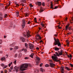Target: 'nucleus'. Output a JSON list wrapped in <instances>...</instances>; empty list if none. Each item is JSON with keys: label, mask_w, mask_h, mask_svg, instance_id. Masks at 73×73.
Returning <instances> with one entry per match:
<instances>
[{"label": "nucleus", "mask_w": 73, "mask_h": 73, "mask_svg": "<svg viewBox=\"0 0 73 73\" xmlns=\"http://www.w3.org/2000/svg\"><path fill=\"white\" fill-rule=\"evenodd\" d=\"M65 68L67 70H68V71L70 70V68H68V67L66 66L65 67Z\"/></svg>", "instance_id": "6ab92c4d"}, {"label": "nucleus", "mask_w": 73, "mask_h": 73, "mask_svg": "<svg viewBox=\"0 0 73 73\" xmlns=\"http://www.w3.org/2000/svg\"><path fill=\"white\" fill-rule=\"evenodd\" d=\"M30 23H31V22L30 21H29L28 23H27V24H29Z\"/></svg>", "instance_id": "6e6d98bb"}, {"label": "nucleus", "mask_w": 73, "mask_h": 73, "mask_svg": "<svg viewBox=\"0 0 73 73\" xmlns=\"http://www.w3.org/2000/svg\"><path fill=\"white\" fill-rule=\"evenodd\" d=\"M54 36H55V37H57V35L55 34L54 35Z\"/></svg>", "instance_id": "338daca9"}, {"label": "nucleus", "mask_w": 73, "mask_h": 73, "mask_svg": "<svg viewBox=\"0 0 73 73\" xmlns=\"http://www.w3.org/2000/svg\"><path fill=\"white\" fill-rule=\"evenodd\" d=\"M37 37H39L40 36V35H36Z\"/></svg>", "instance_id": "774afa93"}, {"label": "nucleus", "mask_w": 73, "mask_h": 73, "mask_svg": "<svg viewBox=\"0 0 73 73\" xmlns=\"http://www.w3.org/2000/svg\"><path fill=\"white\" fill-rule=\"evenodd\" d=\"M23 36H24V37H26L27 36V35H26L25 34H23Z\"/></svg>", "instance_id": "bf43d9fd"}, {"label": "nucleus", "mask_w": 73, "mask_h": 73, "mask_svg": "<svg viewBox=\"0 0 73 73\" xmlns=\"http://www.w3.org/2000/svg\"><path fill=\"white\" fill-rule=\"evenodd\" d=\"M19 69V68H18V69H16V72H18V70Z\"/></svg>", "instance_id": "5fc2aeb1"}, {"label": "nucleus", "mask_w": 73, "mask_h": 73, "mask_svg": "<svg viewBox=\"0 0 73 73\" xmlns=\"http://www.w3.org/2000/svg\"><path fill=\"white\" fill-rule=\"evenodd\" d=\"M55 54H54L53 55H54V57H57V56H58V57H60V55H59V54L58 53V52H55Z\"/></svg>", "instance_id": "9d476101"}, {"label": "nucleus", "mask_w": 73, "mask_h": 73, "mask_svg": "<svg viewBox=\"0 0 73 73\" xmlns=\"http://www.w3.org/2000/svg\"><path fill=\"white\" fill-rule=\"evenodd\" d=\"M35 73H37L38 72V70L37 69H36L34 70Z\"/></svg>", "instance_id": "b1692460"}, {"label": "nucleus", "mask_w": 73, "mask_h": 73, "mask_svg": "<svg viewBox=\"0 0 73 73\" xmlns=\"http://www.w3.org/2000/svg\"><path fill=\"white\" fill-rule=\"evenodd\" d=\"M70 59H72V56L71 54H70Z\"/></svg>", "instance_id": "49530a36"}, {"label": "nucleus", "mask_w": 73, "mask_h": 73, "mask_svg": "<svg viewBox=\"0 0 73 73\" xmlns=\"http://www.w3.org/2000/svg\"><path fill=\"white\" fill-rule=\"evenodd\" d=\"M7 68V65H5L4 66V67H3V69L4 68Z\"/></svg>", "instance_id": "37998d69"}, {"label": "nucleus", "mask_w": 73, "mask_h": 73, "mask_svg": "<svg viewBox=\"0 0 73 73\" xmlns=\"http://www.w3.org/2000/svg\"><path fill=\"white\" fill-rule=\"evenodd\" d=\"M10 50H12V49H13V48H10Z\"/></svg>", "instance_id": "13d9d810"}, {"label": "nucleus", "mask_w": 73, "mask_h": 73, "mask_svg": "<svg viewBox=\"0 0 73 73\" xmlns=\"http://www.w3.org/2000/svg\"><path fill=\"white\" fill-rule=\"evenodd\" d=\"M68 26H66L65 27L66 30H68Z\"/></svg>", "instance_id": "72a5a7b5"}, {"label": "nucleus", "mask_w": 73, "mask_h": 73, "mask_svg": "<svg viewBox=\"0 0 73 73\" xmlns=\"http://www.w3.org/2000/svg\"><path fill=\"white\" fill-rule=\"evenodd\" d=\"M22 27L23 28H24L25 27V19H23L22 20Z\"/></svg>", "instance_id": "39448f33"}, {"label": "nucleus", "mask_w": 73, "mask_h": 73, "mask_svg": "<svg viewBox=\"0 0 73 73\" xmlns=\"http://www.w3.org/2000/svg\"><path fill=\"white\" fill-rule=\"evenodd\" d=\"M45 67L47 68V67H49V65L48 64H47L45 65Z\"/></svg>", "instance_id": "a878e982"}, {"label": "nucleus", "mask_w": 73, "mask_h": 73, "mask_svg": "<svg viewBox=\"0 0 73 73\" xmlns=\"http://www.w3.org/2000/svg\"><path fill=\"white\" fill-rule=\"evenodd\" d=\"M49 62H53V61H52V60H49Z\"/></svg>", "instance_id": "864d4df0"}, {"label": "nucleus", "mask_w": 73, "mask_h": 73, "mask_svg": "<svg viewBox=\"0 0 73 73\" xmlns=\"http://www.w3.org/2000/svg\"><path fill=\"white\" fill-rule=\"evenodd\" d=\"M70 66H71V67H72V68H73V64L70 63Z\"/></svg>", "instance_id": "f704fd0d"}, {"label": "nucleus", "mask_w": 73, "mask_h": 73, "mask_svg": "<svg viewBox=\"0 0 73 73\" xmlns=\"http://www.w3.org/2000/svg\"><path fill=\"white\" fill-rule=\"evenodd\" d=\"M58 53H59V56H61V55H62V53H63V51L61 50H60V52H59V51L58 52Z\"/></svg>", "instance_id": "f8f14e48"}, {"label": "nucleus", "mask_w": 73, "mask_h": 73, "mask_svg": "<svg viewBox=\"0 0 73 73\" xmlns=\"http://www.w3.org/2000/svg\"><path fill=\"white\" fill-rule=\"evenodd\" d=\"M71 28L69 27H68V29L69 30V31H71L72 30V29H71Z\"/></svg>", "instance_id": "ea45409f"}, {"label": "nucleus", "mask_w": 73, "mask_h": 73, "mask_svg": "<svg viewBox=\"0 0 73 73\" xmlns=\"http://www.w3.org/2000/svg\"><path fill=\"white\" fill-rule=\"evenodd\" d=\"M34 21L36 23H37V18H35L34 19Z\"/></svg>", "instance_id": "4be33fe9"}, {"label": "nucleus", "mask_w": 73, "mask_h": 73, "mask_svg": "<svg viewBox=\"0 0 73 73\" xmlns=\"http://www.w3.org/2000/svg\"><path fill=\"white\" fill-rule=\"evenodd\" d=\"M22 56V55L21 54H19V58H21V56Z\"/></svg>", "instance_id": "cd10ccee"}, {"label": "nucleus", "mask_w": 73, "mask_h": 73, "mask_svg": "<svg viewBox=\"0 0 73 73\" xmlns=\"http://www.w3.org/2000/svg\"><path fill=\"white\" fill-rule=\"evenodd\" d=\"M43 42V41L42 40H41L40 41L39 43H41V42Z\"/></svg>", "instance_id": "052dcab7"}, {"label": "nucleus", "mask_w": 73, "mask_h": 73, "mask_svg": "<svg viewBox=\"0 0 73 73\" xmlns=\"http://www.w3.org/2000/svg\"><path fill=\"white\" fill-rule=\"evenodd\" d=\"M55 64L52 62L50 63V66L51 68H54L55 66Z\"/></svg>", "instance_id": "1a4fd4ad"}, {"label": "nucleus", "mask_w": 73, "mask_h": 73, "mask_svg": "<svg viewBox=\"0 0 73 73\" xmlns=\"http://www.w3.org/2000/svg\"><path fill=\"white\" fill-rule=\"evenodd\" d=\"M15 69L16 70V69H18V68L17 67V66H15L14 67Z\"/></svg>", "instance_id": "a19ab883"}, {"label": "nucleus", "mask_w": 73, "mask_h": 73, "mask_svg": "<svg viewBox=\"0 0 73 73\" xmlns=\"http://www.w3.org/2000/svg\"><path fill=\"white\" fill-rule=\"evenodd\" d=\"M2 43V40H0V44H1Z\"/></svg>", "instance_id": "de8ad7c7"}, {"label": "nucleus", "mask_w": 73, "mask_h": 73, "mask_svg": "<svg viewBox=\"0 0 73 73\" xmlns=\"http://www.w3.org/2000/svg\"><path fill=\"white\" fill-rule=\"evenodd\" d=\"M25 46L26 47V48H28V44H27V43H25Z\"/></svg>", "instance_id": "f3484780"}, {"label": "nucleus", "mask_w": 73, "mask_h": 73, "mask_svg": "<svg viewBox=\"0 0 73 73\" xmlns=\"http://www.w3.org/2000/svg\"><path fill=\"white\" fill-rule=\"evenodd\" d=\"M54 50H60V48H58L57 47L55 46L54 47Z\"/></svg>", "instance_id": "2eb2a0df"}, {"label": "nucleus", "mask_w": 73, "mask_h": 73, "mask_svg": "<svg viewBox=\"0 0 73 73\" xmlns=\"http://www.w3.org/2000/svg\"><path fill=\"white\" fill-rule=\"evenodd\" d=\"M42 5L43 6H45V2H42Z\"/></svg>", "instance_id": "58836bf2"}, {"label": "nucleus", "mask_w": 73, "mask_h": 73, "mask_svg": "<svg viewBox=\"0 0 73 73\" xmlns=\"http://www.w3.org/2000/svg\"><path fill=\"white\" fill-rule=\"evenodd\" d=\"M3 16L2 13H0V17Z\"/></svg>", "instance_id": "3c124183"}, {"label": "nucleus", "mask_w": 73, "mask_h": 73, "mask_svg": "<svg viewBox=\"0 0 73 73\" xmlns=\"http://www.w3.org/2000/svg\"><path fill=\"white\" fill-rule=\"evenodd\" d=\"M10 68L12 70L13 69V66H12L10 67Z\"/></svg>", "instance_id": "4d7b16f0"}, {"label": "nucleus", "mask_w": 73, "mask_h": 73, "mask_svg": "<svg viewBox=\"0 0 73 73\" xmlns=\"http://www.w3.org/2000/svg\"><path fill=\"white\" fill-rule=\"evenodd\" d=\"M16 61H17V60H15V61H14V64H16Z\"/></svg>", "instance_id": "c9c22d12"}, {"label": "nucleus", "mask_w": 73, "mask_h": 73, "mask_svg": "<svg viewBox=\"0 0 73 73\" xmlns=\"http://www.w3.org/2000/svg\"><path fill=\"white\" fill-rule=\"evenodd\" d=\"M12 62H11L9 64V67L11 66V65H12Z\"/></svg>", "instance_id": "c85d7f7f"}, {"label": "nucleus", "mask_w": 73, "mask_h": 73, "mask_svg": "<svg viewBox=\"0 0 73 73\" xmlns=\"http://www.w3.org/2000/svg\"><path fill=\"white\" fill-rule=\"evenodd\" d=\"M1 66H4V64H1Z\"/></svg>", "instance_id": "09e8293b"}, {"label": "nucleus", "mask_w": 73, "mask_h": 73, "mask_svg": "<svg viewBox=\"0 0 73 73\" xmlns=\"http://www.w3.org/2000/svg\"><path fill=\"white\" fill-rule=\"evenodd\" d=\"M26 35L27 36L28 38L29 37V36H31V35H30V33H29V30L27 32Z\"/></svg>", "instance_id": "9b49d317"}, {"label": "nucleus", "mask_w": 73, "mask_h": 73, "mask_svg": "<svg viewBox=\"0 0 73 73\" xmlns=\"http://www.w3.org/2000/svg\"><path fill=\"white\" fill-rule=\"evenodd\" d=\"M1 58L2 61H4L5 60V57H1Z\"/></svg>", "instance_id": "aec40b11"}, {"label": "nucleus", "mask_w": 73, "mask_h": 73, "mask_svg": "<svg viewBox=\"0 0 73 73\" xmlns=\"http://www.w3.org/2000/svg\"><path fill=\"white\" fill-rule=\"evenodd\" d=\"M18 48H19V46H15L14 49V50H16L17 49H18Z\"/></svg>", "instance_id": "a211bd4d"}, {"label": "nucleus", "mask_w": 73, "mask_h": 73, "mask_svg": "<svg viewBox=\"0 0 73 73\" xmlns=\"http://www.w3.org/2000/svg\"><path fill=\"white\" fill-rule=\"evenodd\" d=\"M3 17L2 16L0 17V20H3Z\"/></svg>", "instance_id": "c756f323"}, {"label": "nucleus", "mask_w": 73, "mask_h": 73, "mask_svg": "<svg viewBox=\"0 0 73 73\" xmlns=\"http://www.w3.org/2000/svg\"><path fill=\"white\" fill-rule=\"evenodd\" d=\"M5 8L6 9H7V6H5Z\"/></svg>", "instance_id": "680f3d73"}, {"label": "nucleus", "mask_w": 73, "mask_h": 73, "mask_svg": "<svg viewBox=\"0 0 73 73\" xmlns=\"http://www.w3.org/2000/svg\"><path fill=\"white\" fill-rule=\"evenodd\" d=\"M29 48L30 49H31L32 50H35V49H36V47L34 46L33 44L30 43L29 45Z\"/></svg>", "instance_id": "20e7f679"}, {"label": "nucleus", "mask_w": 73, "mask_h": 73, "mask_svg": "<svg viewBox=\"0 0 73 73\" xmlns=\"http://www.w3.org/2000/svg\"><path fill=\"white\" fill-rule=\"evenodd\" d=\"M28 66V64L25 63L23 64L21 66L20 68V70L21 71H24L27 69V68Z\"/></svg>", "instance_id": "f257e3e1"}, {"label": "nucleus", "mask_w": 73, "mask_h": 73, "mask_svg": "<svg viewBox=\"0 0 73 73\" xmlns=\"http://www.w3.org/2000/svg\"><path fill=\"white\" fill-rule=\"evenodd\" d=\"M29 5L30 7H33V5H32V4H30Z\"/></svg>", "instance_id": "79ce46f5"}, {"label": "nucleus", "mask_w": 73, "mask_h": 73, "mask_svg": "<svg viewBox=\"0 0 73 73\" xmlns=\"http://www.w3.org/2000/svg\"><path fill=\"white\" fill-rule=\"evenodd\" d=\"M7 16H8V15H7V14H5L4 17V18H7Z\"/></svg>", "instance_id": "473e14b6"}, {"label": "nucleus", "mask_w": 73, "mask_h": 73, "mask_svg": "<svg viewBox=\"0 0 73 73\" xmlns=\"http://www.w3.org/2000/svg\"><path fill=\"white\" fill-rule=\"evenodd\" d=\"M34 55V54L33 53H32L30 56V57H31V58H33V55Z\"/></svg>", "instance_id": "412c9836"}, {"label": "nucleus", "mask_w": 73, "mask_h": 73, "mask_svg": "<svg viewBox=\"0 0 73 73\" xmlns=\"http://www.w3.org/2000/svg\"><path fill=\"white\" fill-rule=\"evenodd\" d=\"M51 8H52V9H54V8H53V3H52L51 4V7H50Z\"/></svg>", "instance_id": "5701e85b"}, {"label": "nucleus", "mask_w": 73, "mask_h": 73, "mask_svg": "<svg viewBox=\"0 0 73 73\" xmlns=\"http://www.w3.org/2000/svg\"><path fill=\"white\" fill-rule=\"evenodd\" d=\"M40 25L43 27H44V26H45V25L44 24H43L42 23H42H41Z\"/></svg>", "instance_id": "bb28decb"}, {"label": "nucleus", "mask_w": 73, "mask_h": 73, "mask_svg": "<svg viewBox=\"0 0 73 73\" xmlns=\"http://www.w3.org/2000/svg\"><path fill=\"white\" fill-rule=\"evenodd\" d=\"M5 73H7V70H6L5 71Z\"/></svg>", "instance_id": "0e129e2a"}, {"label": "nucleus", "mask_w": 73, "mask_h": 73, "mask_svg": "<svg viewBox=\"0 0 73 73\" xmlns=\"http://www.w3.org/2000/svg\"><path fill=\"white\" fill-rule=\"evenodd\" d=\"M36 4H38V5L40 6L42 5V3L41 2H37Z\"/></svg>", "instance_id": "ddd939ff"}, {"label": "nucleus", "mask_w": 73, "mask_h": 73, "mask_svg": "<svg viewBox=\"0 0 73 73\" xmlns=\"http://www.w3.org/2000/svg\"><path fill=\"white\" fill-rule=\"evenodd\" d=\"M36 60L35 61L37 63V64H38L40 62V60L41 59L38 56H36Z\"/></svg>", "instance_id": "423d86ee"}, {"label": "nucleus", "mask_w": 73, "mask_h": 73, "mask_svg": "<svg viewBox=\"0 0 73 73\" xmlns=\"http://www.w3.org/2000/svg\"><path fill=\"white\" fill-rule=\"evenodd\" d=\"M28 66H29L30 67H32V65L31 64H28Z\"/></svg>", "instance_id": "2f4dec72"}, {"label": "nucleus", "mask_w": 73, "mask_h": 73, "mask_svg": "<svg viewBox=\"0 0 73 73\" xmlns=\"http://www.w3.org/2000/svg\"><path fill=\"white\" fill-rule=\"evenodd\" d=\"M20 40H21L22 42H24L25 41V39L23 37H20Z\"/></svg>", "instance_id": "6e6552de"}, {"label": "nucleus", "mask_w": 73, "mask_h": 73, "mask_svg": "<svg viewBox=\"0 0 73 73\" xmlns=\"http://www.w3.org/2000/svg\"><path fill=\"white\" fill-rule=\"evenodd\" d=\"M19 11H17L16 12V14L17 15V16H19Z\"/></svg>", "instance_id": "393cba45"}, {"label": "nucleus", "mask_w": 73, "mask_h": 73, "mask_svg": "<svg viewBox=\"0 0 73 73\" xmlns=\"http://www.w3.org/2000/svg\"><path fill=\"white\" fill-rule=\"evenodd\" d=\"M15 44L16 43L15 42H13L12 44H10V46L11 47H13V46H15Z\"/></svg>", "instance_id": "4468645a"}, {"label": "nucleus", "mask_w": 73, "mask_h": 73, "mask_svg": "<svg viewBox=\"0 0 73 73\" xmlns=\"http://www.w3.org/2000/svg\"><path fill=\"white\" fill-rule=\"evenodd\" d=\"M51 58L55 62H61V61L58 60V57H54V56H52Z\"/></svg>", "instance_id": "7ed1b4c3"}, {"label": "nucleus", "mask_w": 73, "mask_h": 73, "mask_svg": "<svg viewBox=\"0 0 73 73\" xmlns=\"http://www.w3.org/2000/svg\"><path fill=\"white\" fill-rule=\"evenodd\" d=\"M17 54H15V56H14L15 57V58L17 57Z\"/></svg>", "instance_id": "c03bdc74"}, {"label": "nucleus", "mask_w": 73, "mask_h": 73, "mask_svg": "<svg viewBox=\"0 0 73 73\" xmlns=\"http://www.w3.org/2000/svg\"><path fill=\"white\" fill-rule=\"evenodd\" d=\"M44 11V10L42 9H40V11H39L40 12H43Z\"/></svg>", "instance_id": "4c0bfd02"}, {"label": "nucleus", "mask_w": 73, "mask_h": 73, "mask_svg": "<svg viewBox=\"0 0 73 73\" xmlns=\"http://www.w3.org/2000/svg\"><path fill=\"white\" fill-rule=\"evenodd\" d=\"M58 8V6H56L54 8V9H57V8Z\"/></svg>", "instance_id": "8fccbe9b"}, {"label": "nucleus", "mask_w": 73, "mask_h": 73, "mask_svg": "<svg viewBox=\"0 0 73 73\" xmlns=\"http://www.w3.org/2000/svg\"><path fill=\"white\" fill-rule=\"evenodd\" d=\"M64 67H62V66H61L60 68V72L61 73H64Z\"/></svg>", "instance_id": "0eeeda50"}, {"label": "nucleus", "mask_w": 73, "mask_h": 73, "mask_svg": "<svg viewBox=\"0 0 73 73\" xmlns=\"http://www.w3.org/2000/svg\"><path fill=\"white\" fill-rule=\"evenodd\" d=\"M54 40H55V42H54V44L55 45H58V46H60L61 47V44L60 43V42L59 40L58 39H56V38L54 37Z\"/></svg>", "instance_id": "f03ea898"}, {"label": "nucleus", "mask_w": 73, "mask_h": 73, "mask_svg": "<svg viewBox=\"0 0 73 73\" xmlns=\"http://www.w3.org/2000/svg\"><path fill=\"white\" fill-rule=\"evenodd\" d=\"M25 15L26 16H28V13H26Z\"/></svg>", "instance_id": "e2e57ef3"}, {"label": "nucleus", "mask_w": 73, "mask_h": 73, "mask_svg": "<svg viewBox=\"0 0 73 73\" xmlns=\"http://www.w3.org/2000/svg\"><path fill=\"white\" fill-rule=\"evenodd\" d=\"M42 65H43V64H42V63L40 65V67H41V66H42Z\"/></svg>", "instance_id": "a18cd8bd"}, {"label": "nucleus", "mask_w": 73, "mask_h": 73, "mask_svg": "<svg viewBox=\"0 0 73 73\" xmlns=\"http://www.w3.org/2000/svg\"><path fill=\"white\" fill-rule=\"evenodd\" d=\"M29 59V57H25V58L24 59L25 60H28V59Z\"/></svg>", "instance_id": "e433bc0d"}, {"label": "nucleus", "mask_w": 73, "mask_h": 73, "mask_svg": "<svg viewBox=\"0 0 73 73\" xmlns=\"http://www.w3.org/2000/svg\"><path fill=\"white\" fill-rule=\"evenodd\" d=\"M37 40H41V36L39 37L38 38H36Z\"/></svg>", "instance_id": "7c9ffc66"}, {"label": "nucleus", "mask_w": 73, "mask_h": 73, "mask_svg": "<svg viewBox=\"0 0 73 73\" xmlns=\"http://www.w3.org/2000/svg\"><path fill=\"white\" fill-rule=\"evenodd\" d=\"M40 70L41 72H42V73H43V72H45V70H44V69H43V68H40Z\"/></svg>", "instance_id": "dca6fc26"}, {"label": "nucleus", "mask_w": 73, "mask_h": 73, "mask_svg": "<svg viewBox=\"0 0 73 73\" xmlns=\"http://www.w3.org/2000/svg\"><path fill=\"white\" fill-rule=\"evenodd\" d=\"M9 72H11L12 70H11L10 69H9Z\"/></svg>", "instance_id": "69168bd1"}, {"label": "nucleus", "mask_w": 73, "mask_h": 73, "mask_svg": "<svg viewBox=\"0 0 73 73\" xmlns=\"http://www.w3.org/2000/svg\"><path fill=\"white\" fill-rule=\"evenodd\" d=\"M70 34V33H68L66 34V35H67V36H68V35H69Z\"/></svg>", "instance_id": "603ef678"}]
</instances>
